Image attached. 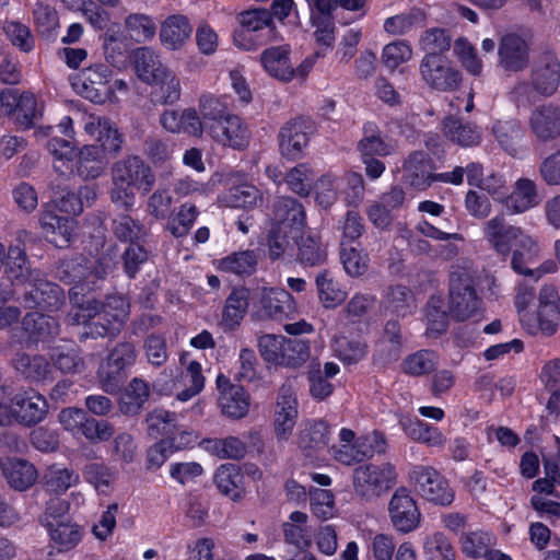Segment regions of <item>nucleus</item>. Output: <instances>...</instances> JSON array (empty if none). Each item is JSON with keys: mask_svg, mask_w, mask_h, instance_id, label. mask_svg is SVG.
<instances>
[{"mask_svg": "<svg viewBox=\"0 0 560 560\" xmlns=\"http://www.w3.org/2000/svg\"><path fill=\"white\" fill-rule=\"evenodd\" d=\"M109 172V199L126 211L135 205V189L148 194L155 185V174L151 165L136 153H127L114 161Z\"/></svg>", "mask_w": 560, "mask_h": 560, "instance_id": "f257e3e1", "label": "nucleus"}, {"mask_svg": "<svg viewBox=\"0 0 560 560\" xmlns=\"http://www.w3.org/2000/svg\"><path fill=\"white\" fill-rule=\"evenodd\" d=\"M483 302L478 295L471 273L456 267L448 277V312L456 322H465L481 315Z\"/></svg>", "mask_w": 560, "mask_h": 560, "instance_id": "f03ea898", "label": "nucleus"}, {"mask_svg": "<svg viewBox=\"0 0 560 560\" xmlns=\"http://www.w3.org/2000/svg\"><path fill=\"white\" fill-rule=\"evenodd\" d=\"M397 480L396 468L390 463L363 464L353 469V491L360 500L374 502L387 493Z\"/></svg>", "mask_w": 560, "mask_h": 560, "instance_id": "7ed1b4c3", "label": "nucleus"}, {"mask_svg": "<svg viewBox=\"0 0 560 560\" xmlns=\"http://www.w3.org/2000/svg\"><path fill=\"white\" fill-rule=\"evenodd\" d=\"M60 334L59 322L49 315L27 313L21 326L10 329V340L26 349H37L54 341Z\"/></svg>", "mask_w": 560, "mask_h": 560, "instance_id": "20e7f679", "label": "nucleus"}, {"mask_svg": "<svg viewBox=\"0 0 560 560\" xmlns=\"http://www.w3.org/2000/svg\"><path fill=\"white\" fill-rule=\"evenodd\" d=\"M483 234L490 246L503 259H506L517 246L527 252L534 246V238L521 228L506 224L502 214L495 215L486 222Z\"/></svg>", "mask_w": 560, "mask_h": 560, "instance_id": "39448f33", "label": "nucleus"}, {"mask_svg": "<svg viewBox=\"0 0 560 560\" xmlns=\"http://www.w3.org/2000/svg\"><path fill=\"white\" fill-rule=\"evenodd\" d=\"M421 80L431 90L453 92L462 83V73L441 54H427L419 66Z\"/></svg>", "mask_w": 560, "mask_h": 560, "instance_id": "423d86ee", "label": "nucleus"}, {"mask_svg": "<svg viewBox=\"0 0 560 560\" xmlns=\"http://www.w3.org/2000/svg\"><path fill=\"white\" fill-rule=\"evenodd\" d=\"M314 131L315 126L310 118L300 116L285 121L278 132L280 154L291 161L301 159Z\"/></svg>", "mask_w": 560, "mask_h": 560, "instance_id": "0eeeda50", "label": "nucleus"}, {"mask_svg": "<svg viewBox=\"0 0 560 560\" xmlns=\"http://www.w3.org/2000/svg\"><path fill=\"white\" fill-rule=\"evenodd\" d=\"M409 479L416 490L434 504L450 505L454 500L447 480L432 466H415L409 472Z\"/></svg>", "mask_w": 560, "mask_h": 560, "instance_id": "6e6552de", "label": "nucleus"}, {"mask_svg": "<svg viewBox=\"0 0 560 560\" xmlns=\"http://www.w3.org/2000/svg\"><path fill=\"white\" fill-rule=\"evenodd\" d=\"M137 360V350L131 342H119L109 352L106 366L100 373L103 389L114 393L119 389L126 377V369L132 366Z\"/></svg>", "mask_w": 560, "mask_h": 560, "instance_id": "1a4fd4ad", "label": "nucleus"}, {"mask_svg": "<svg viewBox=\"0 0 560 560\" xmlns=\"http://www.w3.org/2000/svg\"><path fill=\"white\" fill-rule=\"evenodd\" d=\"M110 78L112 70L108 66L95 63L81 71L73 86L84 98L95 104H103L113 96Z\"/></svg>", "mask_w": 560, "mask_h": 560, "instance_id": "9d476101", "label": "nucleus"}, {"mask_svg": "<svg viewBox=\"0 0 560 560\" xmlns=\"http://www.w3.org/2000/svg\"><path fill=\"white\" fill-rule=\"evenodd\" d=\"M26 283L28 289L23 300L26 308L56 311L63 304V290L58 284L44 279L39 271Z\"/></svg>", "mask_w": 560, "mask_h": 560, "instance_id": "9b49d317", "label": "nucleus"}, {"mask_svg": "<svg viewBox=\"0 0 560 560\" xmlns=\"http://www.w3.org/2000/svg\"><path fill=\"white\" fill-rule=\"evenodd\" d=\"M13 422L23 427H34L44 421L48 413V402L42 394L34 389L15 394L11 398Z\"/></svg>", "mask_w": 560, "mask_h": 560, "instance_id": "f8f14e48", "label": "nucleus"}, {"mask_svg": "<svg viewBox=\"0 0 560 560\" xmlns=\"http://www.w3.org/2000/svg\"><path fill=\"white\" fill-rule=\"evenodd\" d=\"M388 513L394 528L402 534L415 530L420 523V511L409 491L401 487L393 494Z\"/></svg>", "mask_w": 560, "mask_h": 560, "instance_id": "ddd939ff", "label": "nucleus"}, {"mask_svg": "<svg viewBox=\"0 0 560 560\" xmlns=\"http://www.w3.org/2000/svg\"><path fill=\"white\" fill-rule=\"evenodd\" d=\"M84 130L100 143L98 147L104 155L107 153L110 156H116L121 152L125 137L110 119L90 115L85 121Z\"/></svg>", "mask_w": 560, "mask_h": 560, "instance_id": "4468645a", "label": "nucleus"}, {"mask_svg": "<svg viewBox=\"0 0 560 560\" xmlns=\"http://www.w3.org/2000/svg\"><path fill=\"white\" fill-rule=\"evenodd\" d=\"M214 141L234 150H243L249 144L250 132L243 120L236 115H228L225 119L208 125Z\"/></svg>", "mask_w": 560, "mask_h": 560, "instance_id": "2eb2a0df", "label": "nucleus"}, {"mask_svg": "<svg viewBox=\"0 0 560 560\" xmlns=\"http://www.w3.org/2000/svg\"><path fill=\"white\" fill-rule=\"evenodd\" d=\"M529 130L539 142H550L560 137V107L542 104L535 107L528 118Z\"/></svg>", "mask_w": 560, "mask_h": 560, "instance_id": "dca6fc26", "label": "nucleus"}, {"mask_svg": "<svg viewBox=\"0 0 560 560\" xmlns=\"http://www.w3.org/2000/svg\"><path fill=\"white\" fill-rule=\"evenodd\" d=\"M402 171L405 183L419 190H424L436 182L433 161L423 151L410 153L404 162Z\"/></svg>", "mask_w": 560, "mask_h": 560, "instance_id": "f3484780", "label": "nucleus"}, {"mask_svg": "<svg viewBox=\"0 0 560 560\" xmlns=\"http://www.w3.org/2000/svg\"><path fill=\"white\" fill-rule=\"evenodd\" d=\"M0 104L7 114H15L16 120L24 128H31L39 115L36 98L31 93L18 94L16 90L7 89L0 92Z\"/></svg>", "mask_w": 560, "mask_h": 560, "instance_id": "a211bd4d", "label": "nucleus"}, {"mask_svg": "<svg viewBox=\"0 0 560 560\" xmlns=\"http://www.w3.org/2000/svg\"><path fill=\"white\" fill-rule=\"evenodd\" d=\"M271 220V225L291 230V233H302L306 221L305 210L292 197H278L272 205Z\"/></svg>", "mask_w": 560, "mask_h": 560, "instance_id": "6ab92c4d", "label": "nucleus"}, {"mask_svg": "<svg viewBox=\"0 0 560 560\" xmlns=\"http://www.w3.org/2000/svg\"><path fill=\"white\" fill-rule=\"evenodd\" d=\"M528 50L524 38L514 33L506 34L499 44V65L506 71H521L528 66Z\"/></svg>", "mask_w": 560, "mask_h": 560, "instance_id": "aec40b11", "label": "nucleus"}, {"mask_svg": "<svg viewBox=\"0 0 560 560\" xmlns=\"http://www.w3.org/2000/svg\"><path fill=\"white\" fill-rule=\"evenodd\" d=\"M38 222L45 237L57 247H65L71 241L73 220L58 215L50 205L44 206Z\"/></svg>", "mask_w": 560, "mask_h": 560, "instance_id": "412c9836", "label": "nucleus"}, {"mask_svg": "<svg viewBox=\"0 0 560 560\" xmlns=\"http://www.w3.org/2000/svg\"><path fill=\"white\" fill-rule=\"evenodd\" d=\"M217 386L220 390L219 406L224 415L230 418H243L249 407L248 396L240 385L230 383V380L220 374L217 377Z\"/></svg>", "mask_w": 560, "mask_h": 560, "instance_id": "4be33fe9", "label": "nucleus"}, {"mask_svg": "<svg viewBox=\"0 0 560 560\" xmlns=\"http://www.w3.org/2000/svg\"><path fill=\"white\" fill-rule=\"evenodd\" d=\"M558 58L551 54H544L532 73V86L542 96H551L560 83V69Z\"/></svg>", "mask_w": 560, "mask_h": 560, "instance_id": "5701e85b", "label": "nucleus"}, {"mask_svg": "<svg viewBox=\"0 0 560 560\" xmlns=\"http://www.w3.org/2000/svg\"><path fill=\"white\" fill-rule=\"evenodd\" d=\"M255 295L269 318L281 320L295 311L292 295L284 289L262 287L257 289Z\"/></svg>", "mask_w": 560, "mask_h": 560, "instance_id": "b1692460", "label": "nucleus"}, {"mask_svg": "<svg viewBox=\"0 0 560 560\" xmlns=\"http://www.w3.org/2000/svg\"><path fill=\"white\" fill-rule=\"evenodd\" d=\"M402 348L401 329L398 320H387L383 335L376 343L373 360L375 364L387 365L399 359Z\"/></svg>", "mask_w": 560, "mask_h": 560, "instance_id": "393cba45", "label": "nucleus"}, {"mask_svg": "<svg viewBox=\"0 0 560 560\" xmlns=\"http://www.w3.org/2000/svg\"><path fill=\"white\" fill-rule=\"evenodd\" d=\"M296 417V398L290 386H282L279 390L275 413V432L278 439L287 440L291 435Z\"/></svg>", "mask_w": 560, "mask_h": 560, "instance_id": "a878e982", "label": "nucleus"}, {"mask_svg": "<svg viewBox=\"0 0 560 560\" xmlns=\"http://www.w3.org/2000/svg\"><path fill=\"white\" fill-rule=\"evenodd\" d=\"M443 135L452 143L462 148H472L481 143V129L474 122L448 116L444 118Z\"/></svg>", "mask_w": 560, "mask_h": 560, "instance_id": "bb28decb", "label": "nucleus"}, {"mask_svg": "<svg viewBox=\"0 0 560 560\" xmlns=\"http://www.w3.org/2000/svg\"><path fill=\"white\" fill-rule=\"evenodd\" d=\"M260 62L270 77L282 82L293 80V65L290 61V48L288 46H275L265 49L260 55Z\"/></svg>", "mask_w": 560, "mask_h": 560, "instance_id": "cd10ccee", "label": "nucleus"}, {"mask_svg": "<svg viewBox=\"0 0 560 560\" xmlns=\"http://www.w3.org/2000/svg\"><path fill=\"white\" fill-rule=\"evenodd\" d=\"M192 33V26L187 16L173 14L167 16L161 24V43L172 50L184 46Z\"/></svg>", "mask_w": 560, "mask_h": 560, "instance_id": "c85d7f7f", "label": "nucleus"}, {"mask_svg": "<svg viewBox=\"0 0 560 560\" xmlns=\"http://www.w3.org/2000/svg\"><path fill=\"white\" fill-rule=\"evenodd\" d=\"M75 156L77 174L82 179H96L105 173L107 161L100 147L95 144L84 145Z\"/></svg>", "mask_w": 560, "mask_h": 560, "instance_id": "c756f323", "label": "nucleus"}, {"mask_svg": "<svg viewBox=\"0 0 560 560\" xmlns=\"http://www.w3.org/2000/svg\"><path fill=\"white\" fill-rule=\"evenodd\" d=\"M2 471L7 482L18 491H25L32 487L38 475L35 466L21 458H8L2 464Z\"/></svg>", "mask_w": 560, "mask_h": 560, "instance_id": "7c9ffc66", "label": "nucleus"}, {"mask_svg": "<svg viewBox=\"0 0 560 560\" xmlns=\"http://www.w3.org/2000/svg\"><path fill=\"white\" fill-rule=\"evenodd\" d=\"M12 364L16 373L30 382H40L50 375V363L40 354L31 355L19 351L12 359Z\"/></svg>", "mask_w": 560, "mask_h": 560, "instance_id": "2f4dec72", "label": "nucleus"}, {"mask_svg": "<svg viewBox=\"0 0 560 560\" xmlns=\"http://www.w3.org/2000/svg\"><path fill=\"white\" fill-rule=\"evenodd\" d=\"M506 211L512 214L523 213L539 203L536 185L533 180L521 178L515 183L514 190L503 201Z\"/></svg>", "mask_w": 560, "mask_h": 560, "instance_id": "473e14b6", "label": "nucleus"}, {"mask_svg": "<svg viewBox=\"0 0 560 560\" xmlns=\"http://www.w3.org/2000/svg\"><path fill=\"white\" fill-rule=\"evenodd\" d=\"M135 69L138 78L148 84L156 81L167 70L160 56L150 47H140L135 52Z\"/></svg>", "mask_w": 560, "mask_h": 560, "instance_id": "72a5a7b5", "label": "nucleus"}, {"mask_svg": "<svg viewBox=\"0 0 560 560\" xmlns=\"http://www.w3.org/2000/svg\"><path fill=\"white\" fill-rule=\"evenodd\" d=\"M214 483L222 494L233 501L241 499L245 492L244 475L235 464L221 465L214 474Z\"/></svg>", "mask_w": 560, "mask_h": 560, "instance_id": "f704fd0d", "label": "nucleus"}, {"mask_svg": "<svg viewBox=\"0 0 560 560\" xmlns=\"http://www.w3.org/2000/svg\"><path fill=\"white\" fill-rule=\"evenodd\" d=\"M250 293L247 288H235L225 300L222 312V323L225 328L234 329L244 318L248 305Z\"/></svg>", "mask_w": 560, "mask_h": 560, "instance_id": "c9c22d12", "label": "nucleus"}, {"mask_svg": "<svg viewBox=\"0 0 560 560\" xmlns=\"http://www.w3.org/2000/svg\"><path fill=\"white\" fill-rule=\"evenodd\" d=\"M89 258L78 255L60 261L57 267V277L60 281L74 284L73 292L77 289H88Z\"/></svg>", "mask_w": 560, "mask_h": 560, "instance_id": "e433bc0d", "label": "nucleus"}, {"mask_svg": "<svg viewBox=\"0 0 560 560\" xmlns=\"http://www.w3.org/2000/svg\"><path fill=\"white\" fill-rule=\"evenodd\" d=\"M149 397V383L140 377H133L125 388L119 401V409L127 416L138 415Z\"/></svg>", "mask_w": 560, "mask_h": 560, "instance_id": "4c0bfd02", "label": "nucleus"}, {"mask_svg": "<svg viewBox=\"0 0 560 560\" xmlns=\"http://www.w3.org/2000/svg\"><path fill=\"white\" fill-rule=\"evenodd\" d=\"M50 540L58 552L74 549L83 538L84 529L77 523L61 522L47 528Z\"/></svg>", "mask_w": 560, "mask_h": 560, "instance_id": "58836bf2", "label": "nucleus"}, {"mask_svg": "<svg viewBox=\"0 0 560 560\" xmlns=\"http://www.w3.org/2000/svg\"><path fill=\"white\" fill-rule=\"evenodd\" d=\"M203 448L220 459L240 460L245 457L246 444L236 436L225 439H205L201 442Z\"/></svg>", "mask_w": 560, "mask_h": 560, "instance_id": "ea45409f", "label": "nucleus"}, {"mask_svg": "<svg viewBox=\"0 0 560 560\" xmlns=\"http://www.w3.org/2000/svg\"><path fill=\"white\" fill-rule=\"evenodd\" d=\"M177 383V399L180 401H187L191 397L199 394L205 386V376L201 373V365L197 361H191L182 371L179 377L176 380Z\"/></svg>", "mask_w": 560, "mask_h": 560, "instance_id": "a19ab883", "label": "nucleus"}, {"mask_svg": "<svg viewBox=\"0 0 560 560\" xmlns=\"http://www.w3.org/2000/svg\"><path fill=\"white\" fill-rule=\"evenodd\" d=\"M450 317V312L445 310L442 296H431L425 306L427 336L436 338L444 334L448 328Z\"/></svg>", "mask_w": 560, "mask_h": 560, "instance_id": "79ce46f5", "label": "nucleus"}, {"mask_svg": "<svg viewBox=\"0 0 560 560\" xmlns=\"http://www.w3.org/2000/svg\"><path fill=\"white\" fill-rule=\"evenodd\" d=\"M492 132L504 151L510 155L517 153L518 144L524 137V129L518 120H499L493 125Z\"/></svg>", "mask_w": 560, "mask_h": 560, "instance_id": "37998d69", "label": "nucleus"}, {"mask_svg": "<svg viewBox=\"0 0 560 560\" xmlns=\"http://www.w3.org/2000/svg\"><path fill=\"white\" fill-rule=\"evenodd\" d=\"M315 283L319 301L326 308L336 307L347 299V292L326 269L316 276Z\"/></svg>", "mask_w": 560, "mask_h": 560, "instance_id": "c03bdc74", "label": "nucleus"}, {"mask_svg": "<svg viewBox=\"0 0 560 560\" xmlns=\"http://www.w3.org/2000/svg\"><path fill=\"white\" fill-rule=\"evenodd\" d=\"M383 304L386 310L398 316L411 314L416 308L415 298L410 289L405 285H390L387 288Z\"/></svg>", "mask_w": 560, "mask_h": 560, "instance_id": "a18cd8bd", "label": "nucleus"}, {"mask_svg": "<svg viewBox=\"0 0 560 560\" xmlns=\"http://www.w3.org/2000/svg\"><path fill=\"white\" fill-rule=\"evenodd\" d=\"M7 275L20 282H27L36 275V270H31L28 266L25 249L20 245H10L4 259Z\"/></svg>", "mask_w": 560, "mask_h": 560, "instance_id": "49530a36", "label": "nucleus"}, {"mask_svg": "<svg viewBox=\"0 0 560 560\" xmlns=\"http://www.w3.org/2000/svg\"><path fill=\"white\" fill-rule=\"evenodd\" d=\"M258 256L255 250L246 249L230 254L219 262L220 270L237 276H250L255 272Z\"/></svg>", "mask_w": 560, "mask_h": 560, "instance_id": "de8ad7c7", "label": "nucleus"}, {"mask_svg": "<svg viewBox=\"0 0 560 560\" xmlns=\"http://www.w3.org/2000/svg\"><path fill=\"white\" fill-rule=\"evenodd\" d=\"M329 442V427L323 420L307 422L299 435V446L307 452L325 448Z\"/></svg>", "mask_w": 560, "mask_h": 560, "instance_id": "09e8293b", "label": "nucleus"}, {"mask_svg": "<svg viewBox=\"0 0 560 560\" xmlns=\"http://www.w3.org/2000/svg\"><path fill=\"white\" fill-rule=\"evenodd\" d=\"M439 364V354L432 350H419L405 358L402 371L411 376H422L433 372Z\"/></svg>", "mask_w": 560, "mask_h": 560, "instance_id": "8fccbe9b", "label": "nucleus"}, {"mask_svg": "<svg viewBox=\"0 0 560 560\" xmlns=\"http://www.w3.org/2000/svg\"><path fill=\"white\" fill-rule=\"evenodd\" d=\"M78 481L79 475L74 470L66 467L50 466L44 475L43 485L47 492L58 495L65 493Z\"/></svg>", "mask_w": 560, "mask_h": 560, "instance_id": "3c124183", "label": "nucleus"}, {"mask_svg": "<svg viewBox=\"0 0 560 560\" xmlns=\"http://www.w3.org/2000/svg\"><path fill=\"white\" fill-rule=\"evenodd\" d=\"M198 214L199 211L194 203L185 202L168 217L166 230L174 237H184L189 233Z\"/></svg>", "mask_w": 560, "mask_h": 560, "instance_id": "603ef678", "label": "nucleus"}, {"mask_svg": "<svg viewBox=\"0 0 560 560\" xmlns=\"http://www.w3.org/2000/svg\"><path fill=\"white\" fill-rule=\"evenodd\" d=\"M150 85L153 86L151 95L156 103L173 104L180 97L179 80L171 69Z\"/></svg>", "mask_w": 560, "mask_h": 560, "instance_id": "864d4df0", "label": "nucleus"}, {"mask_svg": "<svg viewBox=\"0 0 560 560\" xmlns=\"http://www.w3.org/2000/svg\"><path fill=\"white\" fill-rule=\"evenodd\" d=\"M425 14L421 9L413 8L384 21V30L392 35H402L410 32L413 27L422 26Z\"/></svg>", "mask_w": 560, "mask_h": 560, "instance_id": "5fc2aeb1", "label": "nucleus"}, {"mask_svg": "<svg viewBox=\"0 0 560 560\" xmlns=\"http://www.w3.org/2000/svg\"><path fill=\"white\" fill-rule=\"evenodd\" d=\"M310 358V345L300 338H285L278 365L298 368L304 364Z\"/></svg>", "mask_w": 560, "mask_h": 560, "instance_id": "6e6d98bb", "label": "nucleus"}, {"mask_svg": "<svg viewBox=\"0 0 560 560\" xmlns=\"http://www.w3.org/2000/svg\"><path fill=\"white\" fill-rule=\"evenodd\" d=\"M422 550L427 560H454L456 556L451 541L441 532L427 535Z\"/></svg>", "mask_w": 560, "mask_h": 560, "instance_id": "4d7b16f0", "label": "nucleus"}, {"mask_svg": "<svg viewBox=\"0 0 560 560\" xmlns=\"http://www.w3.org/2000/svg\"><path fill=\"white\" fill-rule=\"evenodd\" d=\"M237 22L249 32L267 28L271 37H276V26L271 13L265 8H255L241 12Z\"/></svg>", "mask_w": 560, "mask_h": 560, "instance_id": "13d9d810", "label": "nucleus"}, {"mask_svg": "<svg viewBox=\"0 0 560 560\" xmlns=\"http://www.w3.org/2000/svg\"><path fill=\"white\" fill-rule=\"evenodd\" d=\"M298 247V260L306 267L322 266L327 260L326 247L315 237H301Z\"/></svg>", "mask_w": 560, "mask_h": 560, "instance_id": "bf43d9fd", "label": "nucleus"}, {"mask_svg": "<svg viewBox=\"0 0 560 560\" xmlns=\"http://www.w3.org/2000/svg\"><path fill=\"white\" fill-rule=\"evenodd\" d=\"M125 27L137 43L151 40L156 33V25L150 15L131 13L125 19Z\"/></svg>", "mask_w": 560, "mask_h": 560, "instance_id": "052dcab7", "label": "nucleus"}, {"mask_svg": "<svg viewBox=\"0 0 560 560\" xmlns=\"http://www.w3.org/2000/svg\"><path fill=\"white\" fill-rule=\"evenodd\" d=\"M110 229L116 238L130 244H137L136 242L144 235L143 225L128 214L116 217L112 221Z\"/></svg>", "mask_w": 560, "mask_h": 560, "instance_id": "680f3d73", "label": "nucleus"}, {"mask_svg": "<svg viewBox=\"0 0 560 560\" xmlns=\"http://www.w3.org/2000/svg\"><path fill=\"white\" fill-rule=\"evenodd\" d=\"M462 550L472 559L481 558L487 555L489 547L494 544V537L487 532H469L462 536Z\"/></svg>", "mask_w": 560, "mask_h": 560, "instance_id": "e2e57ef3", "label": "nucleus"}, {"mask_svg": "<svg viewBox=\"0 0 560 560\" xmlns=\"http://www.w3.org/2000/svg\"><path fill=\"white\" fill-rule=\"evenodd\" d=\"M314 177L313 170L306 163H301L291 168L284 179L294 194L306 197L313 188Z\"/></svg>", "mask_w": 560, "mask_h": 560, "instance_id": "0e129e2a", "label": "nucleus"}, {"mask_svg": "<svg viewBox=\"0 0 560 560\" xmlns=\"http://www.w3.org/2000/svg\"><path fill=\"white\" fill-rule=\"evenodd\" d=\"M176 415L164 409H155L147 415L148 433L154 438L173 435L176 432Z\"/></svg>", "mask_w": 560, "mask_h": 560, "instance_id": "69168bd1", "label": "nucleus"}, {"mask_svg": "<svg viewBox=\"0 0 560 560\" xmlns=\"http://www.w3.org/2000/svg\"><path fill=\"white\" fill-rule=\"evenodd\" d=\"M143 152L154 165H163L172 159L174 143L159 137H147L143 141Z\"/></svg>", "mask_w": 560, "mask_h": 560, "instance_id": "338daca9", "label": "nucleus"}, {"mask_svg": "<svg viewBox=\"0 0 560 560\" xmlns=\"http://www.w3.org/2000/svg\"><path fill=\"white\" fill-rule=\"evenodd\" d=\"M228 201L233 208H253L262 202V195L254 185L242 184L230 189Z\"/></svg>", "mask_w": 560, "mask_h": 560, "instance_id": "774afa93", "label": "nucleus"}]
</instances>
